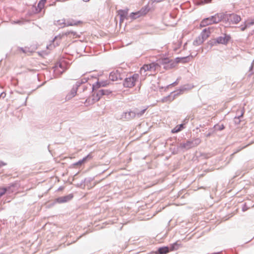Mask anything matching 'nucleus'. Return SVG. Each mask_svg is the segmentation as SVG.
I'll list each match as a JSON object with an SVG mask.
<instances>
[{
	"mask_svg": "<svg viewBox=\"0 0 254 254\" xmlns=\"http://www.w3.org/2000/svg\"><path fill=\"white\" fill-rule=\"evenodd\" d=\"M246 146H244L242 147H240L239 149H238L236 151H235L233 154H231V156H233L235 153L239 152L240 150H241L242 149L244 148Z\"/></svg>",
	"mask_w": 254,
	"mask_h": 254,
	"instance_id": "obj_40",
	"label": "nucleus"
},
{
	"mask_svg": "<svg viewBox=\"0 0 254 254\" xmlns=\"http://www.w3.org/2000/svg\"><path fill=\"white\" fill-rule=\"evenodd\" d=\"M244 114V111L242 110L237 111V114L238 115V117H236L235 119L239 120L241 117H243Z\"/></svg>",
	"mask_w": 254,
	"mask_h": 254,
	"instance_id": "obj_32",
	"label": "nucleus"
},
{
	"mask_svg": "<svg viewBox=\"0 0 254 254\" xmlns=\"http://www.w3.org/2000/svg\"><path fill=\"white\" fill-rule=\"evenodd\" d=\"M19 22H20L18 21H17L16 23H19Z\"/></svg>",
	"mask_w": 254,
	"mask_h": 254,
	"instance_id": "obj_53",
	"label": "nucleus"
},
{
	"mask_svg": "<svg viewBox=\"0 0 254 254\" xmlns=\"http://www.w3.org/2000/svg\"><path fill=\"white\" fill-rule=\"evenodd\" d=\"M59 66H60V67H61V68H63V65H62V64H60Z\"/></svg>",
	"mask_w": 254,
	"mask_h": 254,
	"instance_id": "obj_49",
	"label": "nucleus"
},
{
	"mask_svg": "<svg viewBox=\"0 0 254 254\" xmlns=\"http://www.w3.org/2000/svg\"><path fill=\"white\" fill-rule=\"evenodd\" d=\"M93 158V155L92 152L89 153L87 156L83 157L81 160L82 161L83 163H85L88 160H91Z\"/></svg>",
	"mask_w": 254,
	"mask_h": 254,
	"instance_id": "obj_28",
	"label": "nucleus"
},
{
	"mask_svg": "<svg viewBox=\"0 0 254 254\" xmlns=\"http://www.w3.org/2000/svg\"><path fill=\"white\" fill-rule=\"evenodd\" d=\"M214 130L213 128H209L208 132L207 133H204V135L206 137H209L212 135L214 133Z\"/></svg>",
	"mask_w": 254,
	"mask_h": 254,
	"instance_id": "obj_34",
	"label": "nucleus"
},
{
	"mask_svg": "<svg viewBox=\"0 0 254 254\" xmlns=\"http://www.w3.org/2000/svg\"><path fill=\"white\" fill-rule=\"evenodd\" d=\"M58 39V37L57 36H56L55 37V38L53 40V41L52 42L53 43V45H54V46L55 47L56 46V44H55V42L56 41H57V39Z\"/></svg>",
	"mask_w": 254,
	"mask_h": 254,
	"instance_id": "obj_43",
	"label": "nucleus"
},
{
	"mask_svg": "<svg viewBox=\"0 0 254 254\" xmlns=\"http://www.w3.org/2000/svg\"><path fill=\"white\" fill-rule=\"evenodd\" d=\"M123 74H121L120 70L117 69L110 72L109 74V79L113 81H118L123 79Z\"/></svg>",
	"mask_w": 254,
	"mask_h": 254,
	"instance_id": "obj_8",
	"label": "nucleus"
},
{
	"mask_svg": "<svg viewBox=\"0 0 254 254\" xmlns=\"http://www.w3.org/2000/svg\"><path fill=\"white\" fill-rule=\"evenodd\" d=\"M92 96L93 102L98 101L100 98L104 95L103 93V89H100L99 87L93 88V85L92 87Z\"/></svg>",
	"mask_w": 254,
	"mask_h": 254,
	"instance_id": "obj_5",
	"label": "nucleus"
},
{
	"mask_svg": "<svg viewBox=\"0 0 254 254\" xmlns=\"http://www.w3.org/2000/svg\"><path fill=\"white\" fill-rule=\"evenodd\" d=\"M214 128L215 130H222L224 129L225 127L223 125H215L214 126Z\"/></svg>",
	"mask_w": 254,
	"mask_h": 254,
	"instance_id": "obj_31",
	"label": "nucleus"
},
{
	"mask_svg": "<svg viewBox=\"0 0 254 254\" xmlns=\"http://www.w3.org/2000/svg\"><path fill=\"white\" fill-rule=\"evenodd\" d=\"M252 69H253V64H252L250 68V69H249L250 72H251L252 70Z\"/></svg>",
	"mask_w": 254,
	"mask_h": 254,
	"instance_id": "obj_48",
	"label": "nucleus"
},
{
	"mask_svg": "<svg viewBox=\"0 0 254 254\" xmlns=\"http://www.w3.org/2000/svg\"><path fill=\"white\" fill-rule=\"evenodd\" d=\"M85 2H88L90 0H83Z\"/></svg>",
	"mask_w": 254,
	"mask_h": 254,
	"instance_id": "obj_50",
	"label": "nucleus"
},
{
	"mask_svg": "<svg viewBox=\"0 0 254 254\" xmlns=\"http://www.w3.org/2000/svg\"><path fill=\"white\" fill-rule=\"evenodd\" d=\"M247 209H248V207L246 206V204H245L242 208V210H243V211H245Z\"/></svg>",
	"mask_w": 254,
	"mask_h": 254,
	"instance_id": "obj_44",
	"label": "nucleus"
},
{
	"mask_svg": "<svg viewBox=\"0 0 254 254\" xmlns=\"http://www.w3.org/2000/svg\"><path fill=\"white\" fill-rule=\"evenodd\" d=\"M170 252V248L168 246L161 247L154 252L155 254H167Z\"/></svg>",
	"mask_w": 254,
	"mask_h": 254,
	"instance_id": "obj_20",
	"label": "nucleus"
},
{
	"mask_svg": "<svg viewBox=\"0 0 254 254\" xmlns=\"http://www.w3.org/2000/svg\"><path fill=\"white\" fill-rule=\"evenodd\" d=\"M91 84H87L86 85H83L82 87V90H81V88H80V90H78L79 93H86L85 94V95L87 96L88 95V93L90 92L91 91Z\"/></svg>",
	"mask_w": 254,
	"mask_h": 254,
	"instance_id": "obj_21",
	"label": "nucleus"
},
{
	"mask_svg": "<svg viewBox=\"0 0 254 254\" xmlns=\"http://www.w3.org/2000/svg\"><path fill=\"white\" fill-rule=\"evenodd\" d=\"M127 9L126 10L120 9L118 11V15L120 16V17H122L126 18L127 16Z\"/></svg>",
	"mask_w": 254,
	"mask_h": 254,
	"instance_id": "obj_25",
	"label": "nucleus"
},
{
	"mask_svg": "<svg viewBox=\"0 0 254 254\" xmlns=\"http://www.w3.org/2000/svg\"><path fill=\"white\" fill-rule=\"evenodd\" d=\"M19 50L22 51L23 53L27 54L28 52H30L29 48H19Z\"/></svg>",
	"mask_w": 254,
	"mask_h": 254,
	"instance_id": "obj_36",
	"label": "nucleus"
},
{
	"mask_svg": "<svg viewBox=\"0 0 254 254\" xmlns=\"http://www.w3.org/2000/svg\"><path fill=\"white\" fill-rule=\"evenodd\" d=\"M193 56L191 55H190L187 57H178L175 59V64L182 63H186L190 61V58H192Z\"/></svg>",
	"mask_w": 254,
	"mask_h": 254,
	"instance_id": "obj_17",
	"label": "nucleus"
},
{
	"mask_svg": "<svg viewBox=\"0 0 254 254\" xmlns=\"http://www.w3.org/2000/svg\"><path fill=\"white\" fill-rule=\"evenodd\" d=\"M149 10L148 6H145L137 11L131 12L129 15V17L132 19H135L146 14L148 12Z\"/></svg>",
	"mask_w": 254,
	"mask_h": 254,
	"instance_id": "obj_6",
	"label": "nucleus"
},
{
	"mask_svg": "<svg viewBox=\"0 0 254 254\" xmlns=\"http://www.w3.org/2000/svg\"><path fill=\"white\" fill-rule=\"evenodd\" d=\"M109 83V82L107 80L105 81H97L96 83L93 84V88H95V87H97L99 88H101V87H105L107 85H108Z\"/></svg>",
	"mask_w": 254,
	"mask_h": 254,
	"instance_id": "obj_22",
	"label": "nucleus"
},
{
	"mask_svg": "<svg viewBox=\"0 0 254 254\" xmlns=\"http://www.w3.org/2000/svg\"><path fill=\"white\" fill-rule=\"evenodd\" d=\"M47 0H40L38 3L37 5V9H39V11H40L44 7V5L46 2Z\"/></svg>",
	"mask_w": 254,
	"mask_h": 254,
	"instance_id": "obj_26",
	"label": "nucleus"
},
{
	"mask_svg": "<svg viewBox=\"0 0 254 254\" xmlns=\"http://www.w3.org/2000/svg\"><path fill=\"white\" fill-rule=\"evenodd\" d=\"M203 42L204 41L203 39L200 38V36H199L195 39V40H194L193 44L194 46H198L202 44Z\"/></svg>",
	"mask_w": 254,
	"mask_h": 254,
	"instance_id": "obj_27",
	"label": "nucleus"
},
{
	"mask_svg": "<svg viewBox=\"0 0 254 254\" xmlns=\"http://www.w3.org/2000/svg\"><path fill=\"white\" fill-rule=\"evenodd\" d=\"M225 17V24L227 25L237 24L241 20V16L234 13H226Z\"/></svg>",
	"mask_w": 254,
	"mask_h": 254,
	"instance_id": "obj_2",
	"label": "nucleus"
},
{
	"mask_svg": "<svg viewBox=\"0 0 254 254\" xmlns=\"http://www.w3.org/2000/svg\"><path fill=\"white\" fill-rule=\"evenodd\" d=\"M136 116L135 112L134 111H129L124 112L121 115V119L130 120Z\"/></svg>",
	"mask_w": 254,
	"mask_h": 254,
	"instance_id": "obj_14",
	"label": "nucleus"
},
{
	"mask_svg": "<svg viewBox=\"0 0 254 254\" xmlns=\"http://www.w3.org/2000/svg\"><path fill=\"white\" fill-rule=\"evenodd\" d=\"M178 79H177L176 81H175V82H174L173 83H171V84H170L168 86H175L177 84H178Z\"/></svg>",
	"mask_w": 254,
	"mask_h": 254,
	"instance_id": "obj_41",
	"label": "nucleus"
},
{
	"mask_svg": "<svg viewBox=\"0 0 254 254\" xmlns=\"http://www.w3.org/2000/svg\"><path fill=\"white\" fill-rule=\"evenodd\" d=\"M185 124H181L179 125H177L175 127H174L171 131V132L173 133H177L181 130H182L185 128Z\"/></svg>",
	"mask_w": 254,
	"mask_h": 254,
	"instance_id": "obj_23",
	"label": "nucleus"
},
{
	"mask_svg": "<svg viewBox=\"0 0 254 254\" xmlns=\"http://www.w3.org/2000/svg\"><path fill=\"white\" fill-rule=\"evenodd\" d=\"M146 110H147V108H145V109H142L140 111H136V112H135V114H136V116H137L138 118L141 117L144 114V113L145 112Z\"/></svg>",
	"mask_w": 254,
	"mask_h": 254,
	"instance_id": "obj_30",
	"label": "nucleus"
},
{
	"mask_svg": "<svg viewBox=\"0 0 254 254\" xmlns=\"http://www.w3.org/2000/svg\"><path fill=\"white\" fill-rule=\"evenodd\" d=\"M6 165V163L2 161H0V168Z\"/></svg>",
	"mask_w": 254,
	"mask_h": 254,
	"instance_id": "obj_42",
	"label": "nucleus"
},
{
	"mask_svg": "<svg viewBox=\"0 0 254 254\" xmlns=\"http://www.w3.org/2000/svg\"><path fill=\"white\" fill-rule=\"evenodd\" d=\"M125 18H126L122 17H120V23L123 22Z\"/></svg>",
	"mask_w": 254,
	"mask_h": 254,
	"instance_id": "obj_46",
	"label": "nucleus"
},
{
	"mask_svg": "<svg viewBox=\"0 0 254 254\" xmlns=\"http://www.w3.org/2000/svg\"><path fill=\"white\" fill-rule=\"evenodd\" d=\"M18 187V183H12L7 187L0 188V197L4 194L6 192L8 191L9 193L13 192L15 189L14 188Z\"/></svg>",
	"mask_w": 254,
	"mask_h": 254,
	"instance_id": "obj_7",
	"label": "nucleus"
},
{
	"mask_svg": "<svg viewBox=\"0 0 254 254\" xmlns=\"http://www.w3.org/2000/svg\"><path fill=\"white\" fill-rule=\"evenodd\" d=\"M76 24H77V22H74L67 21V23H66V26H73V25H75Z\"/></svg>",
	"mask_w": 254,
	"mask_h": 254,
	"instance_id": "obj_38",
	"label": "nucleus"
},
{
	"mask_svg": "<svg viewBox=\"0 0 254 254\" xmlns=\"http://www.w3.org/2000/svg\"><path fill=\"white\" fill-rule=\"evenodd\" d=\"M78 90H80V87H77L76 84H75L73 86V87L70 92L67 95L66 98L69 100L74 97L76 95L77 92Z\"/></svg>",
	"mask_w": 254,
	"mask_h": 254,
	"instance_id": "obj_15",
	"label": "nucleus"
},
{
	"mask_svg": "<svg viewBox=\"0 0 254 254\" xmlns=\"http://www.w3.org/2000/svg\"><path fill=\"white\" fill-rule=\"evenodd\" d=\"M204 131V129H200V131Z\"/></svg>",
	"mask_w": 254,
	"mask_h": 254,
	"instance_id": "obj_51",
	"label": "nucleus"
},
{
	"mask_svg": "<svg viewBox=\"0 0 254 254\" xmlns=\"http://www.w3.org/2000/svg\"><path fill=\"white\" fill-rule=\"evenodd\" d=\"M71 33V34H73V35H74L75 34V33H76L75 32H70H70H68L65 33V35H69V33Z\"/></svg>",
	"mask_w": 254,
	"mask_h": 254,
	"instance_id": "obj_45",
	"label": "nucleus"
},
{
	"mask_svg": "<svg viewBox=\"0 0 254 254\" xmlns=\"http://www.w3.org/2000/svg\"><path fill=\"white\" fill-rule=\"evenodd\" d=\"M86 181V179H85L84 180L82 181L81 182V185H82L83 184H84Z\"/></svg>",
	"mask_w": 254,
	"mask_h": 254,
	"instance_id": "obj_47",
	"label": "nucleus"
},
{
	"mask_svg": "<svg viewBox=\"0 0 254 254\" xmlns=\"http://www.w3.org/2000/svg\"><path fill=\"white\" fill-rule=\"evenodd\" d=\"M201 142V140L199 138H193L192 140H187L186 142L181 143L179 147L186 150L190 149L191 148L196 146Z\"/></svg>",
	"mask_w": 254,
	"mask_h": 254,
	"instance_id": "obj_1",
	"label": "nucleus"
},
{
	"mask_svg": "<svg viewBox=\"0 0 254 254\" xmlns=\"http://www.w3.org/2000/svg\"><path fill=\"white\" fill-rule=\"evenodd\" d=\"M214 19L211 18V16L209 17L205 18L203 19L200 24V25L201 27H205L208 25H211L213 24H215V23L213 22Z\"/></svg>",
	"mask_w": 254,
	"mask_h": 254,
	"instance_id": "obj_18",
	"label": "nucleus"
},
{
	"mask_svg": "<svg viewBox=\"0 0 254 254\" xmlns=\"http://www.w3.org/2000/svg\"><path fill=\"white\" fill-rule=\"evenodd\" d=\"M103 89V93H104V95H110L111 93H112V91L110 90H108V89Z\"/></svg>",
	"mask_w": 254,
	"mask_h": 254,
	"instance_id": "obj_35",
	"label": "nucleus"
},
{
	"mask_svg": "<svg viewBox=\"0 0 254 254\" xmlns=\"http://www.w3.org/2000/svg\"><path fill=\"white\" fill-rule=\"evenodd\" d=\"M56 45H57H57H59V43H58V42H56Z\"/></svg>",
	"mask_w": 254,
	"mask_h": 254,
	"instance_id": "obj_52",
	"label": "nucleus"
},
{
	"mask_svg": "<svg viewBox=\"0 0 254 254\" xmlns=\"http://www.w3.org/2000/svg\"><path fill=\"white\" fill-rule=\"evenodd\" d=\"M88 80V78H86L84 77V78H82L80 80L77 81L75 84H76L77 87H80L82 84L87 82Z\"/></svg>",
	"mask_w": 254,
	"mask_h": 254,
	"instance_id": "obj_29",
	"label": "nucleus"
},
{
	"mask_svg": "<svg viewBox=\"0 0 254 254\" xmlns=\"http://www.w3.org/2000/svg\"><path fill=\"white\" fill-rule=\"evenodd\" d=\"M208 44L211 46V47H212V46H215L217 44V42H216V38H215V39H212L211 40H210L209 42H208Z\"/></svg>",
	"mask_w": 254,
	"mask_h": 254,
	"instance_id": "obj_33",
	"label": "nucleus"
},
{
	"mask_svg": "<svg viewBox=\"0 0 254 254\" xmlns=\"http://www.w3.org/2000/svg\"><path fill=\"white\" fill-rule=\"evenodd\" d=\"M231 39L230 35L226 33L223 34V36H221L216 38V42L218 44L227 45Z\"/></svg>",
	"mask_w": 254,
	"mask_h": 254,
	"instance_id": "obj_9",
	"label": "nucleus"
},
{
	"mask_svg": "<svg viewBox=\"0 0 254 254\" xmlns=\"http://www.w3.org/2000/svg\"><path fill=\"white\" fill-rule=\"evenodd\" d=\"M58 22V25H62V24H64V26H66V23H65V20H58L57 21Z\"/></svg>",
	"mask_w": 254,
	"mask_h": 254,
	"instance_id": "obj_37",
	"label": "nucleus"
},
{
	"mask_svg": "<svg viewBox=\"0 0 254 254\" xmlns=\"http://www.w3.org/2000/svg\"><path fill=\"white\" fill-rule=\"evenodd\" d=\"M225 16L226 13H217L214 15L211 16V18L214 19L213 22L215 24H217L220 21H222L225 24Z\"/></svg>",
	"mask_w": 254,
	"mask_h": 254,
	"instance_id": "obj_11",
	"label": "nucleus"
},
{
	"mask_svg": "<svg viewBox=\"0 0 254 254\" xmlns=\"http://www.w3.org/2000/svg\"><path fill=\"white\" fill-rule=\"evenodd\" d=\"M181 246V244L178 243V242H176L175 243L170 244L169 247L170 248V252L178 250Z\"/></svg>",
	"mask_w": 254,
	"mask_h": 254,
	"instance_id": "obj_24",
	"label": "nucleus"
},
{
	"mask_svg": "<svg viewBox=\"0 0 254 254\" xmlns=\"http://www.w3.org/2000/svg\"><path fill=\"white\" fill-rule=\"evenodd\" d=\"M159 62L164 65V68L167 69L172 68L175 66V63L167 58L161 60Z\"/></svg>",
	"mask_w": 254,
	"mask_h": 254,
	"instance_id": "obj_10",
	"label": "nucleus"
},
{
	"mask_svg": "<svg viewBox=\"0 0 254 254\" xmlns=\"http://www.w3.org/2000/svg\"><path fill=\"white\" fill-rule=\"evenodd\" d=\"M3 93H1V94L0 95V97L2 95Z\"/></svg>",
	"mask_w": 254,
	"mask_h": 254,
	"instance_id": "obj_54",
	"label": "nucleus"
},
{
	"mask_svg": "<svg viewBox=\"0 0 254 254\" xmlns=\"http://www.w3.org/2000/svg\"><path fill=\"white\" fill-rule=\"evenodd\" d=\"M158 66V64L155 63H151L149 64H144L140 69V71L142 73V71H144V72H145L146 71L148 70H155L157 66Z\"/></svg>",
	"mask_w": 254,
	"mask_h": 254,
	"instance_id": "obj_13",
	"label": "nucleus"
},
{
	"mask_svg": "<svg viewBox=\"0 0 254 254\" xmlns=\"http://www.w3.org/2000/svg\"><path fill=\"white\" fill-rule=\"evenodd\" d=\"M188 85H184L179 89V90L174 91V92H172L171 94L173 93H175L174 96L172 97L171 95H168L166 97H164L162 100L163 102H171L172 100H173L175 98V96L178 95L179 94H182L184 91L188 90L189 88L188 87Z\"/></svg>",
	"mask_w": 254,
	"mask_h": 254,
	"instance_id": "obj_4",
	"label": "nucleus"
},
{
	"mask_svg": "<svg viewBox=\"0 0 254 254\" xmlns=\"http://www.w3.org/2000/svg\"><path fill=\"white\" fill-rule=\"evenodd\" d=\"M210 27L205 28L202 30L200 35H199L200 38L202 39L204 41L209 36L210 34Z\"/></svg>",
	"mask_w": 254,
	"mask_h": 254,
	"instance_id": "obj_19",
	"label": "nucleus"
},
{
	"mask_svg": "<svg viewBox=\"0 0 254 254\" xmlns=\"http://www.w3.org/2000/svg\"><path fill=\"white\" fill-rule=\"evenodd\" d=\"M83 164L81 160H79L78 162L74 163L73 165L74 166L81 165Z\"/></svg>",
	"mask_w": 254,
	"mask_h": 254,
	"instance_id": "obj_39",
	"label": "nucleus"
},
{
	"mask_svg": "<svg viewBox=\"0 0 254 254\" xmlns=\"http://www.w3.org/2000/svg\"><path fill=\"white\" fill-rule=\"evenodd\" d=\"M139 75L138 74H134L129 77L126 78L123 83L124 86L126 88H131L133 87Z\"/></svg>",
	"mask_w": 254,
	"mask_h": 254,
	"instance_id": "obj_3",
	"label": "nucleus"
},
{
	"mask_svg": "<svg viewBox=\"0 0 254 254\" xmlns=\"http://www.w3.org/2000/svg\"><path fill=\"white\" fill-rule=\"evenodd\" d=\"M73 197V194L72 193H70L66 195L57 197L55 200V202L58 203H66L71 200Z\"/></svg>",
	"mask_w": 254,
	"mask_h": 254,
	"instance_id": "obj_12",
	"label": "nucleus"
},
{
	"mask_svg": "<svg viewBox=\"0 0 254 254\" xmlns=\"http://www.w3.org/2000/svg\"><path fill=\"white\" fill-rule=\"evenodd\" d=\"M254 25V19L251 20H247L245 21L244 24L241 25L240 28L242 31H245L248 28L250 27L252 25Z\"/></svg>",
	"mask_w": 254,
	"mask_h": 254,
	"instance_id": "obj_16",
	"label": "nucleus"
}]
</instances>
